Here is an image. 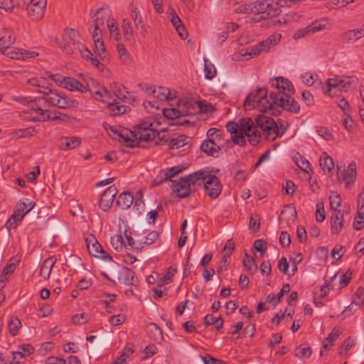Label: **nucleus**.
I'll list each match as a JSON object with an SVG mask.
<instances>
[{"label":"nucleus","mask_w":364,"mask_h":364,"mask_svg":"<svg viewBox=\"0 0 364 364\" xmlns=\"http://www.w3.org/2000/svg\"><path fill=\"white\" fill-rule=\"evenodd\" d=\"M226 128L231 134L233 142L240 146H243L246 144L244 134L248 138L249 142L252 146H256L260 141V132L255 126V122L249 117L242 119L240 121V125L234 122H229L226 124Z\"/></svg>","instance_id":"nucleus-1"},{"label":"nucleus","mask_w":364,"mask_h":364,"mask_svg":"<svg viewBox=\"0 0 364 364\" xmlns=\"http://www.w3.org/2000/svg\"><path fill=\"white\" fill-rule=\"evenodd\" d=\"M77 31L73 28H65L62 36L61 46L68 54H80L81 56L91 62L99 70H103L104 65L93 56L88 48L83 45Z\"/></svg>","instance_id":"nucleus-2"},{"label":"nucleus","mask_w":364,"mask_h":364,"mask_svg":"<svg viewBox=\"0 0 364 364\" xmlns=\"http://www.w3.org/2000/svg\"><path fill=\"white\" fill-rule=\"evenodd\" d=\"M271 85L277 91L270 94V97L277 107L291 112H298L300 108L299 103L290 97L293 92V86L290 81L284 77H276L271 81Z\"/></svg>","instance_id":"nucleus-3"},{"label":"nucleus","mask_w":364,"mask_h":364,"mask_svg":"<svg viewBox=\"0 0 364 364\" xmlns=\"http://www.w3.org/2000/svg\"><path fill=\"white\" fill-rule=\"evenodd\" d=\"M181 168L178 167H172L164 171V178L161 179L159 183H163L166 181H170L171 184L170 185L173 192L176 193L178 198H186L191 192L192 188L190 187V184L186 182L184 177H181L178 181L172 180L171 178L181 173Z\"/></svg>","instance_id":"nucleus-4"},{"label":"nucleus","mask_w":364,"mask_h":364,"mask_svg":"<svg viewBox=\"0 0 364 364\" xmlns=\"http://www.w3.org/2000/svg\"><path fill=\"white\" fill-rule=\"evenodd\" d=\"M40 93L43 94V98L38 99V106L41 105V102H46L49 105L57 107L60 109H66L70 107H75L77 102L72 100L64 95H60L58 92L48 87H43V90H38Z\"/></svg>","instance_id":"nucleus-5"},{"label":"nucleus","mask_w":364,"mask_h":364,"mask_svg":"<svg viewBox=\"0 0 364 364\" xmlns=\"http://www.w3.org/2000/svg\"><path fill=\"white\" fill-rule=\"evenodd\" d=\"M157 125L155 119L151 117L140 120L138 123V147H144L141 144L142 142L152 141L159 135L156 130Z\"/></svg>","instance_id":"nucleus-6"},{"label":"nucleus","mask_w":364,"mask_h":364,"mask_svg":"<svg viewBox=\"0 0 364 364\" xmlns=\"http://www.w3.org/2000/svg\"><path fill=\"white\" fill-rule=\"evenodd\" d=\"M255 126L259 132V128L262 129L267 139L273 141L277 137L278 124L272 117L259 115L255 119Z\"/></svg>","instance_id":"nucleus-7"},{"label":"nucleus","mask_w":364,"mask_h":364,"mask_svg":"<svg viewBox=\"0 0 364 364\" xmlns=\"http://www.w3.org/2000/svg\"><path fill=\"white\" fill-rule=\"evenodd\" d=\"M282 36L279 33H274L266 40L259 44L252 46L242 54L243 56L250 55L251 58L257 56L263 53H267L272 46L277 45L281 40Z\"/></svg>","instance_id":"nucleus-8"},{"label":"nucleus","mask_w":364,"mask_h":364,"mask_svg":"<svg viewBox=\"0 0 364 364\" xmlns=\"http://www.w3.org/2000/svg\"><path fill=\"white\" fill-rule=\"evenodd\" d=\"M33 121L38 122H46V121H62V122H70L71 117L60 112L55 111L50 112L48 109H43L41 107H36L35 109V116L31 118Z\"/></svg>","instance_id":"nucleus-9"},{"label":"nucleus","mask_w":364,"mask_h":364,"mask_svg":"<svg viewBox=\"0 0 364 364\" xmlns=\"http://www.w3.org/2000/svg\"><path fill=\"white\" fill-rule=\"evenodd\" d=\"M124 237L126 239L124 244V253L122 255L123 262L127 265H132L136 261V251L134 249V240L132 237V232L125 230Z\"/></svg>","instance_id":"nucleus-10"},{"label":"nucleus","mask_w":364,"mask_h":364,"mask_svg":"<svg viewBox=\"0 0 364 364\" xmlns=\"http://www.w3.org/2000/svg\"><path fill=\"white\" fill-rule=\"evenodd\" d=\"M85 242L90 255L101 258L105 261H112V257L103 250L102 246L93 235H90L87 237Z\"/></svg>","instance_id":"nucleus-11"},{"label":"nucleus","mask_w":364,"mask_h":364,"mask_svg":"<svg viewBox=\"0 0 364 364\" xmlns=\"http://www.w3.org/2000/svg\"><path fill=\"white\" fill-rule=\"evenodd\" d=\"M194 106L192 102L181 101L178 104V108H166L163 109L164 115L170 119L179 118L181 116L191 114L190 109Z\"/></svg>","instance_id":"nucleus-12"},{"label":"nucleus","mask_w":364,"mask_h":364,"mask_svg":"<svg viewBox=\"0 0 364 364\" xmlns=\"http://www.w3.org/2000/svg\"><path fill=\"white\" fill-rule=\"evenodd\" d=\"M46 0H31L26 4L28 16L33 20L38 21L44 16Z\"/></svg>","instance_id":"nucleus-13"},{"label":"nucleus","mask_w":364,"mask_h":364,"mask_svg":"<svg viewBox=\"0 0 364 364\" xmlns=\"http://www.w3.org/2000/svg\"><path fill=\"white\" fill-rule=\"evenodd\" d=\"M355 169L356 165L353 161L349 164L347 170H341L340 168H338L337 173L338 182H344L346 188H350L355 181L356 176Z\"/></svg>","instance_id":"nucleus-14"},{"label":"nucleus","mask_w":364,"mask_h":364,"mask_svg":"<svg viewBox=\"0 0 364 364\" xmlns=\"http://www.w3.org/2000/svg\"><path fill=\"white\" fill-rule=\"evenodd\" d=\"M203 186L206 193L211 198H216L222 191V186L217 176L207 174Z\"/></svg>","instance_id":"nucleus-15"},{"label":"nucleus","mask_w":364,"mask_h":364,"mask_svg":"<svg viewBox=\"0 0 364 364\" xmlns=\"http://www.w3.org/2000/svg\"><path fill=\"white\" fill-rule=\"evenodd\" d=\"M16 35L10 28L0 26V52L4 53L15 42Z\"/></svg>","instance_id":"nucleus-16"},{"label":"nucleus","mask_w":364,"mask_h":364,"mask_svg":"<svg viewBox=\"0 0 364 364\" xmlns=\"http://www.w3.org/2000/svg\"><path fill=\"white\" fill-rule=\"evenodd\" d=\"M117 192L116 186L112 185L101 194L99 206L103 211H107L111 208Z\"/></svg>","instance_id":"nucleus-17"},{"label":"nucleus","mask_w":364,"mask_h":364,"mask_svg":"<svg viewBox=\"0 0 364 364\" xmlns=\"http://www.w3.org/2000/svg\"><path fill=\"white\" fill-rule=\"evenodd\" d=\"M105 9L100 8L97 9L96 14L92 17L95 28L92 33V36L94 42L102 40V30L100 27L104 24L105 18Z\"/></svg>","instance_id":"nucleus-18"},{"label":"nucleus","mask_w":364,"mask_h":364,"mask_svg":"<svg viewBox=\"0 0 364 364\" xmlns=\"http://www.w3.org/2000/svg\"><path fill=\"white\" fill-rule=\"evenodd\" d=\"M2 53L10 58L23 60L33 58L38 55V53L36 51L26 50L18 48H8L6 52Z\"/></svg>","instance_id":"nucleus-19"},{"label":"nucleus","mask_w":364,"mask_h":364,"mask_svg":"<svg viewBox=\"0 0 364 364\" xmlns=\"http://www.w3.org/2000/svg\"><path fill=\"white\" fill-rule=\"evenodd\" d=\"M364 38V26L361 24L358 28L348 29L341 35V40L345 43H354Z\"/></svg>","instance_id":"nucleus-20"},{"label":"nucleus","mask_w":364,"mask_h":364,"mask_svg":"<svg viewBox=\"0 0 364 364\" xmlns=\"http://www.w3.org/2000/svg\"><path fill=\"white\" fill-rule=\"evenodd\" d=\"M24 207V205L21 203L16 204L14 213L6 223V227L8 230L16 228L18 224L23 219L26 215V212L23 210Z\"/></svg>","instance_id":"nucleus-21"},{"label":"nucleus","mask_w":364,"mask_h":364,"mask_svg":"<svg viewBox=\"0 0 364 364\" xmlns=\"http://www.w3.org/2000/svg\"><path fill=\"white\" fill-rule=\"evenodd\" d=\"M80 138L76 136H61L57 140V146L62 151L73 149L80 146Z\"/></svg>","instance_id":"nucleus-22"},{"label":"nucleus","mask_w":364,"mask_h":364,"mask_svg":"<svg viewBox=\"0 0 364 364\" xmlns=\"http://www.w3.org/2000/svg\"><path fill=\"white\" fill-rule=\"evenodd\" d=\"M191 141V138L186 135H180L175 139H164V137L160 139L159 144H168L169 149H179L184 146L188 145Z\"/></svg>","instance_id":"nucleus-23"},{"label":"nucleus","mask_w":364,"mask_h":364,"mask_svg":"<svg viewBox=\"0 0 364 364\" xmlns=\"http://www.w3.org/2000/svg\"><path fill=\"white\" fill-rule=\"evenodd\" d=\"M207 171L200 170L186 176L185 180L190 184V187L195 190L198 186L204 184V181L207 176Z\"/></svg>","instance_id":"nucleus-24"},{"label":"nucleus","mask_w":364,"mask_h":364,"mask_svg":"<svg viewBox=\"0 0 364 364\" xmlns=\"http://www.w3.org/2000/svg\"><path fill=\"white\" fill-rule=\"evenodd\" d=\"M330 223L331 232L336 235L339 234L343 226V214L341 210L331 212Z\"/></svg>","instance_id":"nucleus-25"},{"label":"nucleus","mask_w":364,"mask_h":364,"mask_svg":"<svg viewBox=\"0 0 364 364\" xmlns=\"http://www.w3.org/2000/svg\"><path fill=\"white\" fill-rule=\"evenodd\" d=\"M200 148L203 152L213 157H218L221 151L216 141L212 139H205L200 144Z\"/></svg>","instance_id":"nucleus-26"},{"label":"nucleus","mask_w":364,"mask_h":364,"mask_svg":"<svg viewBox=\"0 0 364 364\" xmlns=\"http://www.w3.org/2000/svg\"><path fill=\"white\" fill-rule=\"evenodd\" d=\"M267 90L266 88L262 87L257 89L255 92L249 94L245 101L244 106L246 109L256 108L257 104L262 100V91Z\"/></svg>","instance_id":"nucleus-27"},{"label":"nucleus","mask_w":364,"mask_h":364,"mask_svg":"<svg viewBox=\"0 0 364 364\" xmlns=\"http://www.w3.org/2000/svg\"><path fill=\"white\" fill-rule=\"evenodd\" d=\"M119 137L122 138L124 142V147L122 149L123 151L129 153V151L127 149L134 148L136 146L135 139H136V135L134 132L125 129L119 134Z\"/></svg>","instance_id":"nucleus-28"},{"label":"nucleus","mask_w":364,"mask_h":364,"mask_svg":"<svg viewBox=\"0 0 364 364\" xmlns=\"http://www.w3.org/2000/svg\"><path fill=\"white\" fill-rule=\"evenodd\" d=\"M127 108H129L128 105L115 99L113 100L112 102H108L107 105V111L112 116H117L124 114L127 112Z\"/></svg>","instance_id":"nucleus-29"},{"label":"nucleus","mask_w":364,"mask_h":364,"mask_svg":"<svg viewBox=\"0 0 364 364\" xmlns=\"http://www.w3.org/2000/svg\"><path fill=\"white\" fill-rule=\"evenodd\" d=\"M63 88L70 91H78L84 93L87 90V86L80 83L77 80L73 77H67L64 83Z\"/></svg>","instance_id":"nucleus-30"},{"label":"nucleus","mask_w":364,"mask_h":364,"mask_svg":"<svg viewBox=\"0 0 364 364\" xmlns=\"http://www.w3.org/2000/svg\"><path fill=\"white\" fill-rule=\"evenodd\" d=\"M262 100L259 104H257L256 108L260 112H267L272 111L274 106H277L273 102V100L270 97L271 100L267 98V90L262 91Z\"/></svg>","instance_id":"nucleus-31"},{"label":"nucleus","mask_w":364,"mask_h":364,"mask_svg":"<svg viewBox=\"0 0 364 364\" xmlns=\"http://www.w3.org/2000/svg\"><path fill=\"white\" fill-rule=\"evenodd\" d=\"M11 99L23 105L31 106V108L33 110L31 118L35 116V109H36V107H40L38 104V99H33L31 97L13 95Z\"/></svg>","instance_id":"nucleus-32"},{"label":"nucleus","mask_w":364,"mask_h":364,"mask_svg":"<svg viewBox=\"0 0 364 364\" xmlns=\"http://www.w3.org/2000/svg\"><path fill=\"white\" fill-rule=\"evenodd\" d=\"M55 262L56 259L54 257H48L43 261L39 272L40 276L43 279H48L49 278L52 268L55 264Z\"/></svg>","instance_id":"nucleus-33"},{"label":"nucleus","mask_w":364,"mask_h":364,"mask_svg":"<svg viewBox=\"0 0 364 364\" xmlns=\"http://www.w3.org/2000/svg\"><path fill=\"white\" fill-rule=\"evenodd\" d=\"M19 260L16 258H11L9 259V262L4 267L1 274V281L4 282L8 279L10 274H11L16 269Z\"/></svg>","instance_id":"nucleus-34"},{"label":"nucleus","mask_w":364,"mask_h":364,"mask_svg":"<svg viewBox=\"0 0 364 364\" xmlns=\"http://www.w3.org/2000/svg\"><path fill=\"white\" fill-rule=\"evenodd\" d=\"M134 202V197L129 192H123L121 193L117 200V205L122 209L129 208Z\"/></svg>","instance_id":"nucleus-35"},{"label":"nucleus","mask_w":364,"mask_h":364,"mask_svg":"<svg viewBox=\"0 0 364 364\" xmlns=\"http://www.w3.org/2000/svg\"><path fill=\"white\" fill-rule=\"evenodd\" d=\"M95 53L99 58L104 62H107L109 60V55L107 51L104 42L102 40L95 41Z\"/></svg>","instance_id":"nucleus-36"},{"label":"nucleus","mask_w":364,"mask_h":364,"mask_svg":"<svg viewBox=\"0 0 364 364\" xmlns=\"http://www.w3.org/2000/svg\"><path fill=\"white\" fill-rule=\"evenodd\" d=\"M135 272L134 270L125 267L120 274L121 281L127 286H133L134 283Z\"/></svg>","instance_id":"nucleus-37"},{"label":"nucleus","mask_w":364,"mask_h":364,"mask_svg":"<svg viewBox=\"0 0 364 364\" xmlns=\"http://www.w3.org/2000/svg\"><path fill=\"white\" fill-rule=\"evenodd\" d=\"M320 166L324 173H330L334 166L332 158L326 152H323L320 157Z\"/></svg>","instance_id":"nucleus-38"},{"label":"nucleus","mask_w":364,"mask_h":364,"mask_svg":"<svg viewBox=\"0 0 364 364\" xmlns=\"http://www.w3.org/2000/svg\"><path fill=\"white\" fill-rule=\"evenodd\" d=\"M107 26L109 28L110 36L116 41H119L120 36L119 29L117 21L111 17L107 20Z\"/></svg>","instance_id":"nucleus-39"},{"label":"nucleus","mask_w":364,"mask_h":364,"mask_svg":"<svg viewBox=\"0 0 364 364\" xmlns=\"http://www.w3.org/2000/svg\"><path fill=\"white\" fill-rule=\"evenodd\" d=\"M118 57L122 63L125 65L131 63V57L123 44L118 43L117 46Z\"/></svg>","instance_id":"nucleus-40"},{"label":"nucleus","mask_w":364,"mask_h":364,"mask_svg":"<svg viewBox=\"0 0 364 364\" xmlns=\"http://www.w3.org/2000/svg\"><path fill=\"white\" fill-rule=\"evenodd\" d=\"M329 202L331 212L334 210H341L339 208L341 205V198L337 192L331 191L329 196Z\"/></svg>","instance_id":"nucleus-41"},{"label":"nucleus","mask_w":364,"mask_h":364,"mask_svg":"<svg viewBox=\"0 0 364 364\" xmlns=\"http://www.w3.org/2000/svg\"><path fill=\"white\" fill-rule=\"evenodd\" d=\"M327 24V21L324 18H322L318 21L312 22L310 25L308 26V27L310 33H314L317 31H320L326 28Z\"/></svg>","instance_id":"nucleus-42"},{"label":"nucleus","mask_w":364,"mask_h":364,"mask_svg":"<svg viewBox=\"0 0 364 364\" xmlns=\"http://www.w3.org/2000/svg\"><path fill=\"white\" fill-rule=\"evenodd\" d=\"M159 237V233L156 231H151L144 238V240L140 241L138 245V249H143L144 245H149L153 244Z\"/></svg>","instance_id":"nucleus-43"},{"label":"nucleus","mask_w":364,"mask_h":364,"mask_svg":"<svg viewBox=\"0 0 364 364\" xmlns=\"http://www.w3.org/2000/svg\"><path fill=\"white\" fill-rule=\"evenodd\" d=\"M154 97L161 100H172L173 98V97L171 96L170 90L164 87H159L157 89L156 88V94Z\"/></svg>","instance_id":"nucleus-44"},{"label":"nucleus","mask_w":364,"mask_h":364,"mask_svg":"<svg viewBox=\"0 0 364 364\" xmlns=\"http://www.w3.org/2000/svg\"><path fill=\"white\" fill-rule=\"evenodd\" d=\"M341 77L329 78L326 81L328 90L326 93L331 95V92L333 89H338V91L341 92Z\"/></svg>","instance_id":"nucleus-45"},{"label":"nucleus","mask_w":364,"mask_h":364,"mask_svg":"<svg viewBox=\"0 0 364 364\" xmlns=\"http://www.w3.org/2000/svg\"><path fill=\"white\" fill-rule=\"evenodd\" d=\"M244 267L247 271L253 273L257 269V265L253 257L245 254L242 259Z\"/></svg>","instance_id":"nucleus-46"},{"label":"nucleus","mask_w":364,"mask_h":364,"mask_svg":"<svg viewBox=\"0 0 364 364\" xmlns=\"http://www.w3.org/2000/svg\"><path fill=\"white\" fill-rule=\"evenodd\" d=\"M115 95L118 99L117 101H120L124 104L131 103V101L132 100V95L126 91L124 87L122 89H119L115 93Z\"/></svg>","instance_id":"nucleus-47"},{"label":"nucleus","mask_w":364,"mask_h":364,"mask_svg":"<svg viewBox=\"0 0 364 364\" xmlns=\"http://www.w3.org/2000/svg\"><path fill=\"white\" fill-rule=\"evenodd\" d=\"M122 31L125 41L132 42L133 41V33L130 28L129 20L124 19L122 21Z\"/></svg>","instance_id":"nucleus-48"},{"label":"nucleus","mask_w":364,"mask_h":364,"mask_svg":"<svg viewBox=\"0 0 364 364\" xmlns=\"http://www.w3.org/2000/svg\"><path fill=\"white\" fill-rule=\"evenodd\" d=\"M205 77L207 79H212L215 76L216 70L213 64L208 63V60L204 58Z\"/></svg>","instance_id":"nucleus-49"},{"label":"nucleus","mask_w":364,"mask_h":364,"mask_svg":"<svg viewBox=\"0 0 364 364\" xmlns=\"http://www.w3.org/2000/svg\"><path fill=\"white\" fill-rule=\"evenodd\" d=\"M176 272V269L173 267H170L161 280L158 283V287H161L164 284H168L171 281L172 277L174 275Z\"/></svg>","instance_id":"nucleus-50"},{"label":"nucleus","mask_w":364,"mask_h":364,"mask_svg":"<svg viewBox=\"0 0 364 364\" xmlns=\"http://www.w3.org/2000/svg\"><path fill=\"white\" fill-rule=\"evenodd\" d=\"M235 248V246H234V242L232 241V239H230L227 241L224 248H223V250H228V252H226L224 255H223V262L225 263V264H229L230 262V255L232 253V252L233 251Z\"/></svg>","instance_id":"nucleus-51"},{"label":"nucleus","mask_w":364,"mask_h":364,"mask_svg":"<svg viewBox=\"0 0 364 364\" xmlns=\"http://www.w3.org/2000/svg\"><path fill=\"white\" fill-rule=\"evenodd\" d=\"M112 246L117 250L124 247L125 242L121 235H114L110 238Z\"/></svg>","instance_id":"nucleus-52"},{"label":"nucleus","mask_w":364,"mask_h":364,"mask_svg":"<svg viewBox=\"0 0 364 364\" xmlns=\"http://www.w3.org/2000/svg\"><path fill=\"white\" fill-rule=\"evenodd\" d=\"M312 353L311 348L309 346H299L297 347L294 350V355L296 357L302 358L306 357L309 358L311 356Z\"/></svg>","instance_id":"nucleus-53"},{"label":"nucleus","mask_w":364,"mask_h":364,"mask_svg":"<svg viewBox=\"0 0 364 364\" xmlns=\"http://www.w3.org/2000/svg\"><path fill=\"white\" fill-rule=\"evenodd\" d=\"M36 133V130L34 127H28L26 129H21L17 130L14 134L16 138L26 137L28 136H33Z\"/></svg>","instance_id":"nucleus-54"},{"label":"nucleus","mask_w":364,"mask_h":364,"mask_svg":"<svg viewBox=\"0 0 364 364\" xmlns=\"http://www.w3.org/2000/svg\"><path fill=\"white\" fill-rule=\"evenodd\" d=\"M364 227V213L358 211L354 218L353 228L356 230H360Z\"/></svg>","instance_id":"nucleus-55"},{"label":"nucleus","mask_w":364,"mask_h":364,"mask_svg":"<svg viewBox=\"0 0 364 364\" xmlns=\"http://www.w3.org/2000/svg\"><path fill=\"white\" fill-rule=\"evenodd\" d=\"M21 323L17 318H11L9 322V328L11 335L15 336L17 334Z\"/></svg>","instance_id":"nucleus-56"},{"label":"nucleus","mask_w":364,"mask_h":364,"mask_svg":"<svg viewBox=\"0 0 364 364\" xmlns=\"http://www.w3.org/2000/svg\"><path fill=\"white\" fill-rule=\"evenodd\" d=\"M207 139L215 140V141L220 140L222 137L221 131L217 128H210L207 132Z\"/></svg>","instance_id":"nucleus-57"},{"label":"nucleus","mask_w":364,"mask_h":364,"mask_svg":"<svg viewBox=\"0 0 364 364\" xmlns=\"http://www.w3.org/2000/svg\"><path fill=\"white\" fill-rule=\"evenodd\" d=\"M341 92L346 91L353 84L357 82L355 77H341Z\"/></svg>","instance_id":"nucleus-58"},{"label":"nucleus","mask_w":364,"mask_h":364,"mask_svg":"<svg viewBox=\"0 0 364 364\" xmlns=\"http://www.w3.org/2000/svg\"><path fill=\"white\" fill-rule=\"evenodd\" d=\"M318 135L326 141L333 139V134L326 127H319L316 128Z\"/></svg>","instance_id":"nucleus-59"},{"label":"nucleus","mask_w":364,"mask_h":364,"mask_svg":"<svg viewBox=\"0 0 364 364\" xmlns=\"http://www.w3.org/2000/svg\"><path fill=\"white\" fill-rule=\"evenodd\" d=\"M243 14H252L255 17L258 14V9L257 6V1L253 2L250 4H243Z\"/></svg>","instance_id":"nucleus-60"},{"label":"nucleus","mask_w":364,"mask_h":364,"mask_svg":"<svg viewBox=\"0 0 364 364\" xmlns=\"http://www.w3.org/2000/svg\"><path fill=\"white\" fill-rule=\"evenodd\" d=\"M326 218L324 206L323 203L316 204V220L318 223H322Z\"/></svg>","instance_id":"nucleus-61"},{"label":"nucleus","mask_w":364,"mask_h":364,"mask_svg":"<svg viewBox=\"0 0 364 364\" xmlns=\"http://www.w3.org/2000/svg\"><path fill=\"white\" fill-rule=\"evenodd\" d=\"M134 352V350L132 347L126 346L122 355L117 359L120 363L124 364V363L126 361L127 358H129L131 355H132Z\"/></svg>","instance_id":"nucleus-62"},{"label":"nucleus","mask_w":364,"mask_h":364,"mask_svg":"<svg viewBox=\"0 0 364 364\" xmlns=\"http://www.w3.org/2000/svg\"><path fill=\"white\" fill-rule=\"evenodd\" d=\"M27 82L31 86L39 87V90H43V87H46L44 85L45 79L43 77H33L28 80Z\"/></svg>","instance_id":"nucleus-63"},{"label":"nucleus","mask_w":364,"mask_h":364,"mask_svg":"<svg viewBox=\"0 0 364 364\" xmlns=\"http://www.w3.org/2000/svg\"><path fill=\"white\" fill-rule=\"evenodd\" d=\"M138 87L144 93H146L152 96H155L156 88L153 87L151 85H149L146 83H140L138 85Z\"/></svg>","instance_id":"nucleus-64"}]
</instances>
